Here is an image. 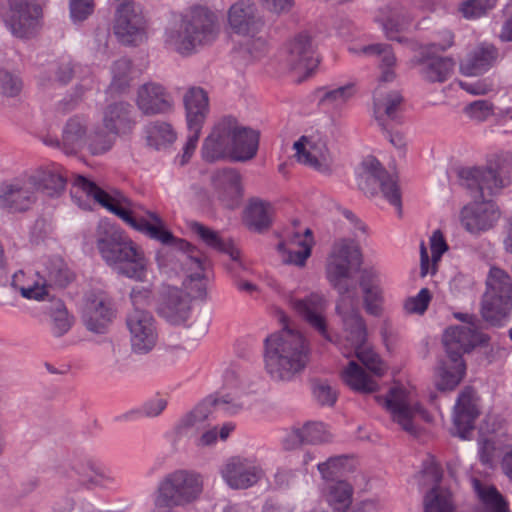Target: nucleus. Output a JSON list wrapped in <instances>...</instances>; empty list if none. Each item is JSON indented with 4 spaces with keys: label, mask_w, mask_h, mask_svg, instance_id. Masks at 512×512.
I'll list each match as a JSON object with an SVG mask.
<instances>
[{
    "label": "nucleus",
    "mask_w": 512,
    "mask_h": 512,
    "mask_svg": "<svg viewBox=\"0 0 512 512\" xmlns=\"http://www.w3.org/2000/svg\"><path fill=\"white\" fill-rule=\"evenodd\" d=\"M361 257L360 248L354 240L339 239L327 257L325 273L329 284L339 295L336 312L342 319L345 339L351 348L343 352L344 356L354 353L374 376L381 377L387 367L378 354L365 345L366 325L359 312L357 288L352 281L353 270L361 265Z\"/></svg>",
    "instance_id": "f257e3e1"
},
{
    "label": "nucleus",
    "mask_w": 512,
    "mask_h": 512,
    "mask_svg": "<svg viewBox=\"0 0 512 512\" xmlns=\"http://www.w3.org/2000/svg\"><path fill=\"white\" fill-rule=\"evenodd\" d=\"M146 231L152 240L165 247L156 253V261L161 269L172 271L182 270L186 273L183 282L189 298L205 300L209 281L211 262L197 247L184 239L175 237L166 228L162 218L156 219L155 227H147Z\"/></svg>",
    "instance_id": "f03ea898"
},
{
    "label": "nucleus",
    "mask_w": 512,
    "mask_h": 512,
    "mask_svg": "<svg viewBox=\"0 0 512 512\" xmlns=\"http://www.w3.org/2000/svg\"><path fill=\"white\" fill-rule=\"evenodd\" d=\"M310 347L298 330L283 328L265 339V367L275 380L291 381L307 366Z\"/></svg>",
    "instance_id": "7ed1b4c3"
},
{
    "label": "nucleus",
    "mask_w": 512,
    "mask_h": 512,
    "mask_svg": "<svg viewBox=\"0 0 512 512\" xmlns=\"http://www.w3.org/2000/svg\"><path fill=\"white\" fill-rule=\"evenodd\" d=\"M96 247L110 266L119 265L120 273L142 280L147 260L142 249L125 232L107 218L100 219L94 231Z\"/></svg>",
    "instance_id": "20e7f679"
},
{
    "label": "nucleus",
    "mask_w": 512,
    "mask_h": 512,
    "mask_svg": "<svg viewBox=\"0 0 512 512\" xmlns=\"http://www.w3.org/2000/svg\"><path fill=\"white\" fill-rule=\"evenodd\" d=\"M472 316L460 319L465 325L448 328L443 335L446 359L440 362L437 370L436 387L440 391L454 390L466 374L463 354L469 352L479 341L477 327L471 322Z\"/></svg>",
    "instance_id": "39448f33"
},
{
    "label": "nucleus",
    "mask_w": 512,
    "mask_h": 512,
    "mask_svg": "<svg viewBox=\"0 0 512 512\" xmlns=\"http://www.w3.org/2000/svg\"><path fill=\"white\" fill-rule=\"evenodd\" d=\"M204 487L203 476L189 469H177L163 476L153 492L158 512L186 507L197 501Z\"/></svg>",
    "instance_id": "423d86ee"
},
{
    "label": "nucleus",
    "mask_w": 512,
    "mask_h": 512,
    "mask_svg": "<svg viewBox=\"0 0 512 512\" xmlns=\"http://www.w3.org/2000/svg\"><path fill=\"white\" fill-rule=\"evenodd\" d=\"M218 32L216 15L206 7L195 6L184 15L180 31L167 32L166 42L186 54L215 40Z\"/></svg>",
    "instance_id": "0eeeda50"
},
{
    "label": "nucleus",
    "mask_w": 512,
    "mask_h": 512,
    "mask_svg": "<svg viewBox=\"0 0 512 512\" xmlns=\"http://www.w3.org/2000/svg\"><path fill=\"white\" fill-rule=\"evenodd\" d=\"M238 388V380L233 371H227L224 377V390L220 396H210L198 404L192 411L182 417L177 425L179 431L202 427L213 412L236 414L241 411L244 404L240 401V391L229 392V389Z\"/></svg>",
    "instance_id": "6e6552de"
},
{
    "label": "nucleus",
    "mask_w": 512,
    "mask_h": 512,
    "mask_svg": "<svg viewBox=\"0 0 512 512\" xmlns=\"http://www.w3.org/2000/svg\"><path fill=\"white\" fill-rule=\"evenodd\" d=\"M458 177L463 188L478 192L501 189L512 180V154L494 155L488 160L486 168H461Z\"/></svg>",
    "instance_id": "1a4fd4ad"
},
{
    "label": "nucleus",
    "mask_w": 512,
    "mask_h": 512,
    "mask_svg": "<svg viewBox=\"0 0 512 512\" xmlns=\"http://www.w3.org/2000/svg\"><path fill=\"white\" fill-rule=\"evenodd\" d=\"M71 198L83 210H93L95 205L106 208L115 214L126 224L135 230L148 236L147 227H155L156 219H160L156 213L147 212L146 216L134 215L129 208L127 200L119 201L112 194H71Z\"/></svg>",
    "instance_id": "9d476101"
},
{
    "label": "nucleus",
    "mask_w": 512,
    "mask_h": 512,
    "mask_svg": "<svg viewBox=\"0 0 512 512\" xmlns=\"http://www.w3.org/2000/svg\"><path fill=\"white\" fill-rule=\"evenodd\" d=\"M389 411L394 422L398 423L403 430L410 434L416 433L414 419L417 415L426 419L427 413L420 405L416 393L403 385L393 386L386 397L378 398Z\"/></svg>",
    "instance_id": "9b49d317"
},
{
    "label": "nucleus",
    "mask_w": 512,
    "mask_h": 512,
    "mask_svg": "<svg viewBox=\"0 0 512 512\" xmlns=\"http://www.w3.org/2000/svg\"><path fill=\"white\" fill-rule=\"evenodd\" d=\"M131 351L137 355L151 352L158 342V325L153 314L145 308L131 309L125 318Z\"/></svg>",
    "instance_id": "f8f14e48"
},
{
    "label": "nucleus",
    "mask_w": 512,
    "mask_h": 512,
    "mask_svg": "<svg viewBox=\"0 0 512 512\" xmlns=\"http://www.w3.org/2000/svg\"><path fill=\"white\" fill-rule=\"evenodd\" d=\"M264 470L256 457L232 456L220 468L223 481L235 490L255 486L263 477Z\"/></svg>",
    "instance_id": "ddd939ff"
},
{
    "label": "nucleus",
    "mask_w": 512,
    "mask_h": 512,
    "mask_svg": "<svg viewBox=\"0 0 512 512\" xmlns=\"http://www.w3.org/2000/svg\"><path fill=\"white\" fill-rule=\"evenodd\" d=\"M116 15L113 30L119 41L136 45L145 36V20L141 12L134 9L133 0H115Z\"/></svg>",
    "instance_id": "4468645a"
},
{
    "label": "nucleus",
    "mask_w": 512,
    "mask_h": 512,
    "mask_svg": "<svg viewBox=\"0 0 512 512\" xmlns=\"http://www.w3.org/2000/svg\"><path fill=\"white\" fill-rule=\"evenodd\" d=\"M9 11L5 21L19 38L34 35L39 27L42 9L32 0H8Z\"/></svg>",
    "instance_id": "2eb2a0df"
},
{
    "label": "nucleus",
    "mask_w": 512,
    "mask_h": 512,
    "mask_svg": "<svg viewBox=\"0 0 512 512\" xmlns=\"http://www.w3.org/2000/svg\"><path fill=\"white\" fill-rule=\"evenodd\" d=\"M500 218V210L491 199H485L484 194L461 210V224L471 234L491 229Z\"/></svg>",
    "instance_id": "dca6fc26"
},
{
    "label": "nucleus",
    "mask_w": 512,
    "mask_h": 512,
    "mask_svg": "<svg viewBox=\"0 0 512 512\" xmlns=\"http://www.w3.org/2000/svg\"><path fill=\"white\" fill-rule=\"evenodd\" d=\"M292 307L296 312L326 341L333 342V337L327 329L324 313L327 301L320 293H311L303 299H292Z\"/></svg>",
    "instance_id": "f3484780"
},
{
    "label": "nucleus",
    "mask_w": 512,
    "mask_h": 512,
    "mask_svg": "<svg viewBox=\"0 0 512 512\" xmlns=\"http://www.w3.org/2000/svg\"><path fill=\"white\" fill-rule=\"evenodd\" d=\"M229 123V139L231 160L248 161L254 158L259 147L260 134L258 131L239 125L233 117H226Z\"/></svg>",
    "instance_id": "a211bd4d"
},
{
    "label": "nucleus",
    "mask_w": 512,
    "mask_h": 512,
    "mask_svg": "<svg viewBox=\"0 0 512 512\" xmlns=\"http://www.w3.org/2000/svg\"><path fill=\"white\" fill-rule=\"evenodd\" d=\"M286 61L291 70L303 73L299 78L300 81L310 76L317 68L319 60L314 55L308 34L300 33L289 42Z\"/></svg>",
    "instance_id": "6ab92c4d"
},
{
    "label": "nucleus",
    "mask_w": 512,
    "mask_h": 512,
    "mask_svg": "<svg viewBox=\"0 0 512 512\" xmlns=\"http://www.w3.org/2000/svg\"><path fill=\"white\" fill-rule=\"evenodd\" d=\"M512 310V292L486 286L482 298L481 314L494 326H501Z\"/></svg>",
    "instance_id": "aec40b11"
},
{
    "label": "nucleus",
    "mask_w": 512,
    "mask_h": 512,
    "mask_svg": "<svg viewBox=\"0 0 512 512\" xmlns=\"http://www.w3.org/2000/svg\"><path fill=\"white\" fill-rule=\"evenodd\" d=\"M114 312L104 294L90 295L83 310V321L89 331L102 334L111 324Z\"/></svg>",
    "instance_id": "412c9836"
},
{
    "label": "nucleus",
    "mask_w": 512,
    "mask_h": 512,
    "mask_svg": "<svg viewBox=\"0 0 512 512\" xmlns=\"http://www.w3.org/2000/svg\"><path fill=\"white\" fill-rule=\"evenodd\" d=\"M295 156L299 163L318 171L328 169V148L319 136H302L294 143Z\"/></svg>",
    "instance_id": "4be33fe9"
},
{
    "label": "nucleus",
    "mask_w": 512,
    "mask_h": 512,
    "mask_svg": "<svg viewBox=\"0 0 512 512\" xmlns=\"http://www.w3.org/2000/svg\"><path fill=\"white\" fill-rule=\"evenodd\" d=\"M192 311L189 295L177 287H169L159 307V315L172 325H183Z\"/></svg>",
    "instance_id": "5701e85b"
},
{
    "label": "nucleus",
    "mask_w": 512,
    "mask_h": 512,
    "mask_svg": "<svg viewBox=\"0 0 512 512\" xmlns=\"http://www.w3.org/2000/svg\"><path fill=\"white\" fill-rule=\"evenodd\" d=\"M478 415L479 410L476 404L475 390L467 386L459 394L455 405L453 423L456 435L466 439L468 434L474 429V423Z\"/></svg>",
    "instance_id": "b1692460"
},
{
    "label": "nucleus",
    "mask_w": 512,
    "mask_h": 512,
    "mask_svg": "<svg viewBox=\"0 0 512 512\" xmlns=\"http://www.w3.org/2000/svg\"><path fill=\"white\" fill-rule=\"evenodd\" d=\"M363 307L372 316H380L383 312L384 292L379 273L372 269H364L359 277Z\"/></svg>",
    "instance_id": "393cba45"
},
{
    "label": "nucleus",
    "mask_w": 512,
    "mask_h": 512,
    "mask_svg": "<svg viewBox=\"0 0 512 512\" xmlns=\"http://www.w3.org/2000/svg\"><path fill=\"white\" fill-rule=\"evenodd\" d=\"M229 129L230 126L226 122V117L216 123L212 132L205 139L201 149V155L205 161L231 160Z\"/></svg>",
    "instance_id": "a878e982"
},
{
    "label": "nucleus",
    "mask_w": 512,
    "mask_h": 512,
    "mask_svg": "<svg viewBox=\"0 0 512 512\" xmlns=\"http://www.w3.org/2000/svg\"><path fill=\"white\" fill-rule=\"evenodd\" d=\"M228 23L234 33L251 37L263 27L261 19L255 16L254 5L243 0L230 7Z\"/></svg>",
    "instance_id": "bb28decb"
},
{
    "label": "nucleus",
    "mask_w": 512,
    "mask_h": 512,
    "mask_svg": "<svg viewBox=\"0 0 512 512\" xmlns=\"http://www.w3.org/2000/svg\"><path fill=\"white\" fill-rule=\"evenodd\" d=\"M314 244L312 230L307 228L304 234L295 233L288 242L278 244L283 262L302 267L311 255Z\"/></svg>",
    "instance_id": "cd10ccee"
},
{
    "label": "nucleus",
    "mask_w": 512,
    "mask_h": 512,
    "mask_svg": "<svg viewBox=\"0 0 512 512\" xmlns=\"http://www.w3.org/2000/svg\"><path fill=\"white\" fill-rule=\"evenodd\" d=\"M499 57L493 44L482 43L476 46L460 64V71L466 76H477L489 70Z\"/></svg>",
    "instance_id": "c85d7f7f"
},
{
    "label": "nucleus",
    "mask_w": 512,
    "mask_h": 512,
    "mask_svg": "<svg viewBox=\"0 0 512 512\" xmlns=\"http://www.w3.org/2000/svg\"><path fill=\"white\" fill-rule=\"evenodd\" d=\"M137 104L146 115L166 113L172 108L169 94L156 83L145 84L139 89Z\"/></svg>",
    "instance_id": "c756f323"
},
{
    "label": "nucleus",
    "mask_w": 512,
    "mask_h": 512,
    "mask_svg": "<svg viewBox=\"0 0 512 512\" xmlns=\"http://www.w3.org/2000/svg\"><path fill=\"white\" fill-rule=\"evenodd\" d=\"M184 106L188 128H202L209 113L207 92L200 87H191L184 95Z\"/></svg>",
    "instance_id": "7c9ffc66"
},
{
    "label": "nucleus",
    "mask_w": 512,
    "mask_h": 512,
    "mask_svg": "<svg viewBox=\"0 0 512 512\" xmlns=\"http://www.w3.org/2000/svg\"><path fill=\"white\" fill-rule=\"evenodd\" d=\"M273 207L259 198H251L243 212V222L252 231L261 233L272 224Z\"/></svg>",
    "instance_id": "2f4dec72"
},
{
    "label": "nucleus",
    "mask_w": 512,
    "mask_h": 512,
    "mask_svg": "<svg viewBox=\"0 0 512 512\" xmlns=\"http://www.w3.org/2000/svg\"><path fill=\"white\" fill-rule=\"evenodd\" d=\"M29 182L36 189L60 192L66 188L68 178L66 170L62 166L51 164L36 170L35 173L29 177Z\"/></svg>",
    "instance_id": "473e14b6"
},
{
    "label": "nucleus",
    "mask_w": 512,
    "mask_h": 512,
    "mask_svg": "<svg viewBox=\"0 0 512 512\" xmlns=\"http://www.w3.org/2000/svg\"><path fill=\"white\" fill-rule=\"evenodd\" d=\"M132 107L127 103H118L107 107L104 114L105 128L113 134H125L132 130L134 121Z\"/></svg>",
    "instance_id": "72a5a7b5"
},
{
    "label": "nucleus",
    "mask_w": 512,
    "mask_h": 512,
    "mask_svg": "<svg viewBox=\"0 0 512 512\" xmlns=\"http://www.w3.org/2000/svg\"><path fill=\"white\" fill-rule=\"evenodd\" d=\"M359 177L365 181L370 178L377 181L383 192H398L396 180L387 174L386 169L374 156H367L360 164Z\"/></svg>",
    "instance_id": "f704fd0d"
},
{
    "label": "nucleus",
    "mask_w": 512,
    "mask_h": 512,
    "mask_svg": "<svg viewBox=\"0 0 512 512\" xmlns=\"http://www.w3.org/2000/svg\"><path fill=\"white\" fill-rule=\"evenodd\" d=\"M343 382L359 393H372L378 389L377 382L355 361H350L342 371Z\"/></svg>",
    "instance_id": "c9c22d12"
},
{
    "label": "nucleus",
    "mask_w": 512,
    "mask_h": 512,
    "mask_svg": "<svg viewBox=\"0 0 512 512\" xmlns=\"http://www.w3.org/2000/svg\"><path fill=\"white\" fill-rule=\"evenodd\" d=\"M421 73L430 82H444L453 73L455 63L452 58L426 56L422 62Z\"/></svg>",
    "instance_id": "e433bc0d"
},
{
    "label": "nucleus",
    "mask_w": 512,
    "mask_h": 512,
    "mask_svg": "<svg viewBox=\"0 0 512 512\" xmlns=\"http://www.w3.org/2000/svg\"><path fill=\"white\" fill-rule=\"evenodd\" d=\"M188 227L208 247L219 252L228 253L233 260L238 258L239 252L235 250L229 243L225 242L217 231H214L197 221H190L188 223Z\"/></svg>",
    "instance_id": "4c0bfd02"
},
{
    "label": "nucleus",
    "mask_w": 512,
    "mask_h": 512,
    "mask_svg": "<svg viewBox=\"0 0 512 512\" xmlns=\"http://www.w3.org/2000/svg\"><path fill=\"white\" fill-rule=\"evenodd\" d=\"M402 104L403 97L399 92L393 91L386 96H383L381 92L377 91L374 101V113L377 121L384 129H386L384 124L385 118L395 119Z\"/></svg>",
    "instance_id": "58836bf2"
},
{
    "label": "nucleus",
    "mask_w": 512,
    "mask_h": 512,
    "mask_svg": "<svg viewBox=\"0 0 512 512\" xmlns=\"http://www.w3.org/2000/svg\"><path fill=\"white\" fill-rule=\"evenodd\" d=\"M352 486L343 480L330 483L327 486L326 500L333 512H346L352 503Z\"/></svg>",
    "instance_id": "ea45409f"
},
{
    "label": "nucleus",
    "mask_w": 512,
    "mask_h": 512,
    "mask_svg": "<svg viewBox=\"0 0 512 512\" xmlns=\"http://www.w3.org/2000/svg\"><path fill=\"white\" fill-rule=\"evenodd\" d=\"M475 488L482 507L475 512H508V504L493 486H481L475 481Z\"/></svg>",
    "instance_id": "a19ab883"
},
{
    "label": "nucleus",
    "mask_w": 512,
    "mask_h": 512,
    "mask_svg": "<svg viewBox=\"0 0 512 512\" xmlns=\"http://www.w3.org/2000/svg\"><path fill=\"white\" fill-rule=\"evenodd\" d=\"M49 310L50 330L53 336L62 337L73 325V317L69 315L64 303L54 299Z\"/></svg>",
    "instance_id": "79ce46f5"
},
{
    "label": "nucleus",
    "mask_w": 512,
    "mask_h": 512,
    "mask_svg": "<svg viewBox=\"0 0 512 512\" xmlns=\"http://www.w3.org/2000/svg\"><path fill=\"white\" fill-rule=\"evenodd\" d=\"M364 54H375L382 56L381 69L382 74L380 76L381 82H389L395 78V73L392 68L396 64V58L392 52L391 46L387 44H372L362 48Z\"/></svg>",
    "instance_id": "37998d69"
},
{
    "label": "nucleus",
    "mask_w": 512,
    "mask_h": 512,
    "mask_svg": "<svg viewBox=\"0 0 512 512\" xmlns=\"http://www.w3.org/2000/svg\"><path fill=\"white\" fill-rule=\"evenodd\" d=\"M424 512H455L450 491L434 487L424 498Z\"/></svg>",
    "instance_id": "c03bdc74"
},
{
    "label": "nucleus",
    "mask_w": 512,
    "mask_h": 512,
    "mask_svg": "<svg viewBox=\"0 0 512 512\" xmlns=\"http://www.w3.org/2000/svg\"><path fill=\"white\" fill-rule=\"evenodd\" d=\"M43 276L49 287H66L73 279V274L61 259H52L46 265Z\"/></svg>",
    "instance_id": "a18cd8bd"
},
{
    "label": "nucleus",
    "mask_w": 512,
    "mask_h": 512,
    "mask_svg": "<svg viewBox=\"0 0 512 512\" xmlns=\"http://www.w3.org/2000/svg\"><path fill=\"white\" fill-rule=\"evenodd\" d=\"M175 140L176 133L168 123L154 122L147 127V142L156 149L172 144Z\"/></svg>",
    "instance_id": "49530a36"
},
{
    "label": "nucleus",
    "mask_w": 512,
    "mask_h": 512,
    "mask_svg": "<svg viewBox=\"0 0 512 512\" xmlns=\"http://www.w3.org/2000/svg\"><path fill=\"white\" fill-rule=\"evenodd\" d=\"M213 187L225 192H240L243 189L242 177L235 169H222L212 176Z\"/></svg>",
    "instance_id": "de8ad7c7"
},
{
    "label": "nucleus",
    "mask_w": 512,
    "mask_h": 512,
    "mask_svg": "<svg viewBox=\"0 0 512 512\" xmlns=\"http://www.w3.org/2000/svg\"><path fill=\"white\" fill-rule=\"evenodd\" d=\"M74 469L79 475L81 483L87 487L103 485L111 480L102 469L91 461L78 464Z\"/></svg>",
    "instance_id": "09e8293b"
},
{
    "label": "nucleus",
    "mask_w": 512,
    "mask_h": 512,
    "mask_svg": "<svg viewBox=\"0 0 512 512\" xmlns=\"http://www.w3.org/2000/svg\"><path fill=\"white\" fill-rule=\"evenodd\" d=\"M85 126L77 118L70 119L63 131L62 142L67 153H73L84 140Z\"/></svg>",
    "instance_id": "8fccbe9b"
},
{
    "label": "nucleus",
    "mask_w": 512,
    "mask_h": 512,
    "mask_svg": "<svg viewBox=\"0 0 512 512\" xmlns=\"http://www.w3.org/2000/svg\"><path fill=\"white\" fill-rule=\"evenodd\" d=\"M347 463L348 458L346 456H333L324 462L318 463L317 469L323 480L333 483L337 477L342 476L345 472Z\"/></svg>",
    "instance_id": "3c124183"
},
{
    "label": "nucleus",
    "mask_w": 512,
    "mask_h": 512,
    "mask_svg": "<svg viewBox=\"0 0 512 512\" xmlns=\"http://www.w3.org/2000/svg\"><path fill=\"white\" fill-rule=\"evenodd\" d=\"M301 429L305 444L317 445L333 440V435L322 422H307Z\"/></svg>",
    "instance_id": "603ef678"
},
{
    "label": "nucleus",
    "mask_w": 512,
    "mask_h": 512,
    "mask_svg": "<svg viewBox=\"0 0 512 512\" xmlns=\"http://www.w3.org/2000/svg\"><path fill=\"white\" fill-rule=\"evenodd\" d=\"M28 290V296H22L25 299L50 302L55 299L50 294V287L46 281V277L39 272L32 274V278L28 282Z\"/></svg>",
    "instance_id": "864d4df0"
},
{
    "label": "nucleus",
    "mask_w": 512,
    "mask_h": 512,
    "mask_svg": "<svg viewBox=\"0 0 512 512\" xmlns=\"http://www.w3.org/2000/svg\"><path fill=\"white\" fill-rule=\"evenodd\" d=\"M131 61L122 58L116 61L113 65V79L110 85V88L114 91H123L126 87L129 86L131 77Z\"/></svg>",
    "instance_id": "5fc2aeb1"
},
{
    "label": "nucleus",
    "mask_w": 512,
    "mask_h": 512,
    "mask_svg": "<svg viewBox=\"0 0 512 512\" xmlns=\"http://www.w3.org/2000/svg\"><path fill=\"white\" fill-rule=\"evenodd\" d=\"M33 197L25 194H0V207L9 212H22L30 208Z\"/></svg>",
    "instance_id": "6e6d98bb"
},
{
    "label": "nucleus",
    "mask_w": 512,
    "mask_h": 512,
    "mask_svg": "<svg viewBox=\"0 0 512 512\" xmlns=\"http://www.w3.org/2000/svg\"><path fill=\"white\" fill-rule=\"evenodd\" d=\"M496 3L497 0H467L460 5V11L465 18L475 19L484 16Z\"/></svg>",
    "instance_id": "4d7b16f0"
},
{
    "label": "nucleus",
    "mask_w": 512,
    "mask_h": 512,
    "mask_svg": "<svg viewBox=\"0 0 512 512\" xmlns=\"http://www.w3.org/2000/svg\"><path fill=\"white\" fill-rule=\"evenodd\" d=\"M464 111L471 119L483 122L494 114V105L488 100H477L467 105Z\"/></svg>",
    "instance_id": "13d9d810"
},
{
    "label": "nucleus",
    "mask_w": 512,
    "mask_h": 512,
    "mask_svg": "<svg viewBox=\"0 0 512 512\" xmlns=\"http://www.w3.org/2000/svg\"><path fill=\"white\" fill-rule=\"evenodd\" d=\"M486 286H491L493 289L508 290L512 292V278L501 268L491 267L486 278Z\"/></svg>",
    "instance_id": "bf43d9fd"
},
{
    "label": "nucleus",
    "mask_w": 512,
    "mask_h": 512,
    "mask_svg": "<svg viewBox=\"0 0 512 512\" xmlns=\"http://www.w3.org/2000/svg\"><path fill=\"white\" fill-rule=\"evenodd\" d=\"M168 401L165 397L156 395L145 401L139 408V413L148 418L159 416L167 407Z\"/></svg>",
    "instance_id": "052dcab7"
},
{
    "label": "nucleus",
    "mask_w": 512,
    "mask_h": 512,
    "mask_svg": "<svg viewBox=\"0 0 512 512\" xmlns=\"http://www.w3.org/2000/svg\"><path fill=\"white\" fill-rule=\"evenodd\" d=\"M189 134L183 147V153L177 158L180 166L187 164L192 158L200 138L202 128H188Z\"/></svg>",
    "instance_id": "680f3d73"
},
{
    "label": "nucleus",
    "mask_w": 512,
    "mask_h": 512,
    "mask_svg": "<svg viewBox=\"0 0 512 512\" xmlns=\"http://www.w3.org/2000/svg\"><path fill=\"white\" fill-rule=\"evenodd\" d=\"M430 300V291L427 288H423L416 296L406 301L405 309L409 313L423 314L427 310Z\"/></svg>",
    "instance_id": "e2e57ef3"
},
{
    "label": "nucleus",
    "mask_w": 512,
    "mask_h": 512,
    "mask_svg": "<svg viewBox=\"0 0 512 512\" xmlns=\"http://www.w3.org/2000/svg\"><path fill=\"white\" fill-rule=\"evenodd\" d=\"M430 246L432 252V273L436 272V265L442 255L448 250V245L440 230H435L430 237Z\"/></svg>",
    "instance_id": "0e129e2a"
},
{
    "label": "nucleus",
    "mask_w": 512,
    "mask_h": 512,
    "mask_svg": "<svg viewBox=\"0 0 512 512\" xmlns=\"http://www.w3.org/2000/svg\"><path fill=\"white\" fill-rule=\"evenodd\" d=\"M110 132L102 133L96 131L90 138L89 148L92 154H102L108 151L113 145Z\"/></svg>",
    "instance_id": "69168bd1"
},
{
    "label": "nucleus",
    "mask_w": 512,
    "mask_h": 512,
    "mask_svg": "<svg viewBox=\"0 0 512 512\" xmlns=\"http://www.w3.org/2000/svg\"><path fill=\"white\" fill-rule=\"evenodd\" d=\"M356 88L354 84H348L339 87L335 90L329 91L325 94L323 101H327L336 105L345 103L348 99L354 96Z\"/></svg>",
    "instance_id": "338daca9"
},
{
    "label": "nucleus",
    "mask_w": 512,
    "mask_h": 512,
    "mask_svg": "<svg viewBox=\"0 0 512 512\" xmlns=\"http://www.w3.org/2000/svg\"><path fill=\"white\" fill-rule=\"evenodd\" d=\"M0 89L6 96H16L22 89V82L18 77L0 71Z\"/></svg>",
    "instance_id": "774afa93"
}]
</instances>
